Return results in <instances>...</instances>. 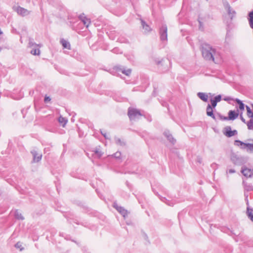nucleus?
I'll return each instance as SVG.
<instances>
[{"instance_id": "34", "label": "nucleus", "mask_w": 253, "mask_h": 253, "mask_svg": "<svg viewBox=\"0 0 253 253\" xmlns=\"http://www.w3.org/2000/svg\"><path fill=\"white\" fill-rule=\"evenodd\" d=\"M243 113L242 112L240 115V118L241 121L245 124H247V122L246 121V120L243 117Z\"/></svg>"}, {"instance_id": "4", "label": "nucleus", "mask_w": 253, "mask_h": 253, "mask_svg": "<svg viewBox=\"0 0 253 253\" xmlns=\"http://www.w3.org/2000/svg\"><path fill=\"white\" fill-rule=\"evenodd\" d=\"M127 115L131 121L135 120L136 118L142 116L140 112L135 108H129L128 109Z\"/></svg>"}, {"instance_id": "18", "label": "nucleus", "mask_w": 253, "mask_h": 253, "mask_svg": "<svg viewBox=\"0 0 253 253\" xmlns=\"http://www.w3.org/2000/svg\"><path fill=\"white\" fill-rule=\"evenodd\" d=\"M116 68L118 71L121 72L123 74L127 76H129L131 72V70L130 69L126 70L124 68L122 69L119 67H116Z\"/></svg>"}, {"instance_id": "43", "label": "nucleus", "mask_w": 253, "mask_h": 253, "mask_svg": "<svg viewBox=\"0 0 253 253\" xmlns=\"http://www.w3.org/2000/svg\"><path fill=\"white\" fill-rule=\"evenodd\" d=\"M245 196H246V199H245V200H246V202H247V205L248 206H249V201H248V195H247L246 193H245Z\"/></svg>"}, {"instance_id": "38", "label": "nucleus", "mask_w": 253, "mask_h": 253, "mask_svg": "<svg viewBox=\"0 0 253 253\" xmlns=\"http://www.w3.org/2000/svg\"><path fill=\"white\" fill-rule=\"evenodd\" d=\"M101 134H102V135L104 136V137L106 138V139H109V137H108L107 135V133L106 132H104L103 131H101Z\"/></svg>"}, {"instance_id": "3", "label": "nucleus", "mask_w": 253, "mask_h": 253, "mask_svg": "<svg viewBox=\"0 0 253 253\" xmlns=\"http://www.w3.org/2000/svg\"><path fill=\"white\" fill-rule=\"evenodd\" d=\"M221 95H218L213 98L211 99V104H208L206 108V114L208 116L211 117L213 120H215L216 118L213 114V109H215L217 105V103L221 100Z\"/></svg>"}, {"instance_id": "24", "label": "nucleus", "mask_w": 253, "mask_h": 253, "mask_svg": "<svg viewBox=\"0 0 253 253\" xmlns=\"http://www.w3.org/2000/svg\"><path fill=\"white\" fill-rule=\"evenodd\" d=\"M160 199L161 200V201L164 203H165L167 205H168V206H173L174 204H175V203H174L173 202H172V201H170L168 200H167L166 198L165 197H161L160 198Z\"/></svg>"}, {"instance_id": "17", "label": "nucleus", "mask_w": 253, "mask_h": 253, "mask_svg": "<svg viewBox=\"0 0 253 253\" xmlns=\"http://www.w3.org/2000/svg\"><path fill=\"white\" fill-rule=\"evenodd\" d=\"M248 19L250 27L253 29V10L248 13Z\"/></svg>"}, {"instance_id": "28", "label": "nucleus", "mask_w": 253, "mask_h": 253, "mask_svg": "<svg viewBox=\"0 0 253 253\" xmlns=\"http://www.w3.org/2000/svg\"><path fill=\"white\" fill-rule=\"evenodd\" d=\"M115 142L117 144L119 145L122 146H124L126 145V143L124 141L122 140L120 138L118 137H115Z\"/></svg>"}, {"instance_id": "37", "label": "nucleus", "mask_w": 253, "mask_h": 253, "mask_svg": "<svg viewBox=\"0 0 253 253\" xmlns=\"http://www.w3.org/2000/svg\"><path fill=\"white\" fill-rule=\"evenodd\" d=\"M223 100L224 101H230V100H233V98H231V97H229V96H227V97H225L223 98Z\"/></svg>"}, {"instance_id": "41", "label": "nucleus", "mask_w": 253, "mask_h": 253, "mask_svg": "<svg viewBox=\"0 0 253 253\" xmlns=\"http://www.w3.org/2000/svg\"><path fill=\"white\" fill-rule=\"evenodd\" d=\"M163 61V59H161V60H155V62H156V63L157 64V65H160Z\"/></svg>"}, {"instance_id": "29", "label": "nucleus", "mask_w": 253, "mask_h": 253, "mask_svg": "<svg viewBox=\"0 0 253 253\" xmlns=\"http://www.w3.org/2000/svg\"><path fill=\"white\" fill-rule=\"evenodd\" d=\"M246 110L247 111V115L248 117L249 118L253 117V112L252 111V110L251 109V108H250V107L247 105L246 106Z\"/></svg>"}, {"instance_id": "30", "label": "nucleus", "mask_w": 253, "mask_h": 253, "mask_svg": "<svg viewBox=\"0 0 253 253\" xmlns=\"http://www.w3.org/2000/svg\"><path fill=\"white\" fill-rule=\"evenodd\" d=\"M31 53L33 54V55H38L40 53V50L38 48L33 49L31 51Z\"/></svg>"}, {"instance_id": "14", "label": "nucleus", "mask_w": 253, "mask_h": 253, "mask_svg": "<svg viewBox=\"0 0 253 253\" xmlns=\"http://www.w3.org/2000/svg\"><path fill=\"white\" fill-rule=\"evenodd\" d=\"M241 172L246 177H251L253 175V170L248 169L245 167L242 168Z\"/></svg>"}, {"instance_id": "40", "label": "nucleus", "mask_w": 253, "mask_h": 253, "mask_svg": "<svg viewBox=\"0 0 253 253\" xmlns=\"http://www.w3.org/2000/svg\"><path fill=\"white\" fill-rule=\"evenodd\" d=\"M29 44L30 46L32 47V46H33L36 44L33 42L30 41V42H29Z\"/></svg>"}, {"instance_id": "8", "label": "nucleus", "mask_w": 253, "mask_h": 253, "mask_svg": "<svg viewBox=\"0 0 253 253\" xmlns=\"http://www.w3.org/2000/svg\"><path fill=\"white\" fill-rule=\"evenodd\" d=\"M231 160L234 164L237 165H242L246 162L244 158L237 156V155H233L231 157Z\"/></svg>"}, {"instance_id": "9", "label": "nucleus", "mask_w": 253, "mask_h": 253, "mask_svg": "<svg viewBox=\"0 0 253 253\" xmlns=\"http://www.w3.org/2000/svg\"><path fill=\"white\" fill-rule=\"evenodd\" d=\"M31 153L32 154L33 157V163H38L41 160L42 158V154L39 153L38 151L35 149L32 150L31 151Z\"/></svg>"}, {"instance_id": "27", "label": "nucleus", "mask_w": 253, "mask_h": 253, "mask_svg": "<svg viewBox=\"0 0 253 253\" xmlns=\"http://www.w3.org/2000/svg\"><path fill=\"white\" fill-rule=\"evenodd\" d=\"M58 122L60 124H62L63 126H64L67 122V120L66 118L60 116L58 118Z\"/></svg>"}, {"instance_id": "5", "label": "nucleus", "mask_w": 253, "mask_h": 253, "mask_svg": "<svg viewBox=\"0 0 253 253\" xmlns=\"http://www.w3.org/2000/svg\"><path fill=\"white\" fill-rule=\"evenodd\" d=\"M234 145L239 146H241V148L242 149H245L247 148V151L248 152L250 151V152H253V143H246L240 140H236L234 141Z\"/></svg>"}, {"instance_id": "25", "label": "nucleus", "mask_w": 253, "mask_h": 253, "mask_svg": "<svg viewBox=\"0 0 253 253\" xmlns=\"http://www.w3.org/2000/svg\"><path fill=\"white\" fill-rule=\"evenodd\" d=\"M250 120L247 122V126L249 130H253V116L250 117Z\"/></svg>"}, {"instance_id": "46", "label": "nucleus", "mask_w": 253, "mask_h": 253, "mask_svg": "<svg viewBox=\"0 0 253 253\" xmlns=\"http://www.w3.org/2000/svg\"><path fill=\"white\" fill-rule=\"evenodd\" d=\"M199 24H200V25L201 26V22L200 21H199Z\"/></svg>"}, {"instance_id": "16", "label": "nucleus", "mask_w": 253, "mask_h": 253, "mask_svg": "<svg viewBox=\"0 0 253 253\" xmlns=\"http://www.w3.org/2000/svg\"><path fill=\"white\" fill-rule=\"evenodd\" d=\"M238 116V113L235 112V111L233 110H230L228 112V119L229 120H234Z\"/></svg>"}, {"instance_id": "20", "label": "nucleus", "mask_w": 253, "mask_h": 253, "mask_svg": "<svg viewBox=\"0 0 253 253\" xmlns=\"http://www.w3.org/2000/svg\"><path fill=\"white\" fill-rule=\"evenodd\" d=\"M247 213L249 218L253 222V209L248 206L247 208Z\"/></svg>"}, {"instance_id": "35", "label": "nucleus", "mask_w": 253, "mask_h": 253, "mask_svg": "<svg viewBox=\"0 0 253 253\" xmlns=\"http://www.w3.org/2000/svg\"><path fill=\"white\" fill-rule=\"evenodd\" d=\"M218 115L219 118L221 120H228L227 117H224V116L221 115L220 114H218Z\"/></svg>"}, {"instance_id": "23", "label": "nucleus", "mask_w": 253, "mask_h": 253, "mask_svg": "<svg viewBox=\"0 0 253 253\" xmlns=\"http://www.w3.org/2000/svg\"><path fill=\"white\" fill-rule=\"evenodd\" d=\"M234 101L239 104V108L241 111H243L245 109V104L240 99L236 98Z\"/></svg>"}, {"instance_id": "1", "label": "nucleus", "mask_w": 253, "mask_h": 253, "mask_svg": "<svg viewBox=\"0 0 253 253\" xmlns=\"http://www.w3.org/2000/svg\"><path fill=\"white\" fill-rule=\"evenodd\" d=\"M223 7L227 14L223 16V21L227 26V31L229 32L233 27L232 21L236 17L237 13L230 6L227 0H222Z\"/></svg>"}, {"instance_id": "2", "label": "nucleus", "mask_w": 253, "mask_h": 253, "mask_svg": "<svg viewBox=\"0 0 253 253\" xmlns=\"http://www.w3.org/2000/svg\"><path fill=\"white\" fill-rule=\"evenodd\" d=\"M201 50L204 58L208 61H214L216 50L209 44L203 42L201 44Z\"/></svg>"}, {"instance_id": "13", "label": "nucleus", "mask_w": 253, "mask_h": 253, "mask_svg": "<svg viewBox=\"0 0 253 253\" xmlns=\"http://www.w3.org/2000/svg\"><path fill=\"white\" fill-rule=\"evenodd\" d=\"M79 18L86 28L88 27L90 23V20L89 19L87 18L84 13L80 15Z\"/></svg>"}, {"instance_id": "31", "label": "nucleus", "mask_w": 253, "mask_h": 253, "mask_svg": "<svg viewBox=\"0 0 253 253\" xmlns=\"http://www.w3.org/2000/svg\"><path fill=\"white\" fill-rule=\"evenodd\" d=\"M95 154H96L98 157L100 158L102 155V153L99 150L96 149L94 151H93Z\"/></svg>"}, {"instance_id": "11", "label": "nucleus", "mask_w": 253, "mask_h": 253, "mask_svg": "<svg viewBox=\"0 0 253 253\" xmlns=\"http://www.w3.org/2000/svg\"><path fill=\"white\" fill-rule=\"evenodd\" d=\"M140 20L142 29L143 30V32L146 34L150 33L152 30V28L145 22L144 20L140 19Z\"/></svg>"}, {"instance_id": "45", "label": "nucleus", "mask_w": 253, "mask_h": 253, "mask_svg": "<svg viewBox=\"0 0 253 253\" xmlns=\"http://www.w3.org/2000/svg\"><path fill=\"white\" fill-rule=\"evenodd\" d=\"M167 104V103L166 102H164V103L162 104V105L164 106H166Z\"/></svg>"}, {"instance_id": "26", "label": "nucleus", "mask_w": 253, "mask_h": 253, "mask_svg": "<svg viewBox=\"0 0 253 253\" xmlns=\"http://www.w3.org/2000/svg\"><path fill=\"white\" fill-rule=\"evenodd\" d=\"M14 215L15 217L17 219L23 220L24 219L22 214L18 210L15 211Z\"/></svg>"}, {"instance_id": "33", "label": "nucleus", "mask_w": 253, "mask_h": 253, "mask_svg": "<svg viewBox=\"0 0 253 253\" xmlns=\"http://www.w3.org/2000/svg\"><path fill=\"white\" fill-rule=\"evenodd\" d=\"M121 156V154L120 152H117L114 154V156L116 159H120Z\"/></svg>"}, {"instance_id": "22", "label": "nucleus", "mask_w": 253, "mask_h": 253, "mask_svg": "<svg viewBox=\"0 0 253 253\" xmlns=\"http://www.w3.org/2000/svg\"><path fill=\"white\" fill-rule=\"evenodd\" d=\"M60 42L62 44V46L64 47V48H67L68 49H70V44L69 42H68L66 40H65L64 39H62L60 41Z\"/></svg>"}, {"instance_id": "32", "label": "nucleus", "mask_w": 253, "mask_h": 253, "mask_svg": "<svg viewBox=\"0 0 253 253\" xmlns=\"http://www.w3.org/2000/svg\"><path fill=\"white\" fill-rule=\"evenodd\" d=\"M15 247L17 249H20V251H22L24 249V248L22 247V245H21V244L19 242L17 243L15 245Z\"/></svg>"}, {"instance_id": "6", "label": "nucleus", "mask_w": 253, "mask_h": 253, "mask_svg": "<svg viewBox=\"0 0 253 253\" xmlns=\"http://www.w3.org/2000/svg\"><path fill=\"white\" fill-rule=\"evenodd\" d=\"M223 134L228 137H231L237 134L238 132L236 130H232L230 126H226L223 128Z\"/></svg>"}, {"instance_id": "44", "label": "nucleus", "mask_w": 253, "mask_h": 253, "mask_svg": "<svg viewBox=\"0 0 253 253\" xmlns=\"http://www.w3.org/2000/svg\"><path fill=\"white\" fill-rule=\"evenodd\" d=\"M118 49L117 48H114L113 50H112V51L114 52V53H117V51H118Z\"/></svg>"}, {"instance_id": "12", "label": "nucleus", "mask_w": 253, "mask_h": 253, "mask_svg": "<svg viewBox=\"0 0 253 253\" xmlns=\"http://www.w3.org/2000/svg\"><path fill=\"white\" fill-rule=\"evenodd\" d=\"M16 11L19 15H20L22 16H25L30 14L29 11L20 6L17 7Z\"/></svg>"}, {"instance_id": "10", "label": "nucleus", "mask_w": 253, "mask_h": 253, "mask_svg": "<svg viewBox=\"0 0 253 253\" xmlns=\"http://www.w3.org/2000/svg\"><path fill=\"white\" fill-rule=\"evenodd\" d=\"M113 207L119 212L124 217L127 215V211L123 207L120 206L116 202L113 203Z\"/></svg>"}, {"instance_id": "36", "label": "nucleus", "mask_w": 253, "mask_h": 253, "mask_svg": "<svg viewBox=\"0 0 253 253\" xmlns=\"http://www.w3.org/2000/svg\"><path fill=\"white\" fill-rule=\"evenodd\" d=\"M196 161H197V162L199 163V164H202V161H203L202 158L201 157H200V156H198L197 157Z\"/></svg>"}, {"instance_id": "19", "label": "nucleus", "mask_w": 253, "mask_h": 253, "mask_svg": "<svg viewBox=\"0 0 253 253\" xmlns=\"http://www.w3.org/2000/svg\"><path fill=\"white\" fill-rule=\"evenodd\" d=\"M197 96L203 101L207 102L208 99V96L207 94L203 92H198Z\"/></svg>"}, {"instance_id": "42", "label": "nucleus", "mask_w": 253, "mask_h": 253, "mask_svg": "<svg viewBox=\"0 0 253 253\" xmlns=\"http://www.w3.org/2000/svg\"><path fill=\"white\" fill-rule=\"evenodd\" d=\"M227 172H228L229 173H233L235 172V170L233 169H230L228 170V171H227Z\"/></svg>"}, {"instance_id": "39", "label": "nucleus", "mask_w": 253, "mask_h": 253, "mask_svg": "<svg viewBox=\"0 0 253 253\" xmlns=\"http://www.w3.org/2000/svg\"><path fill=\"white\" fill-rule=\"evenodd\" d=\"M51 99L50 98V97L49 96H45V98H44V101L45 102H47L48 101H50Z\"/></svg>"}, {"instance_id": "7", "label": "nucleus", "mask_w": 253, "mask_h": 253, "mask_svg": "<svg viewBox=\"0 0 253 253\" xmlns=\"http://www.w3.org/2000/svg\"><path fill=\"white\" fill-rule=\"evenodd\" d=\"M167 31L168 28L166 24H163L162 27L160 28V39L162 41L167 40Z\"/></svg>"}, {"instance_id": "21", "label": "nucleus", "mask_w": 253, "mask_h": 253, "mask_svg": "<svg viewBox=\"0 0 253 253\" xmlns=\"http://www.w3.org/2000/svg\"><path fill=\"white\" fill-rule=\"evenodd\" d=\"M243 185L245 191H253V185L251 184L247 183L245 181H243Z\"/></svg>"}, {"instance_id": "15", "label": "nucleus", "mask_w": 253, "mask_h": 253, "mask_svg": "<svg viewBox=\"0 0 253 253\" xmlns=\"http://www.w3.org/2000/svg\"><path fill=\"white\" fill-rule=\"evenodd\" d=\"M164 134L167 139L172 144H174L176 142V140L174 139L172 135L169 133V131H165Z\"/></svg>"}]
</instances>
